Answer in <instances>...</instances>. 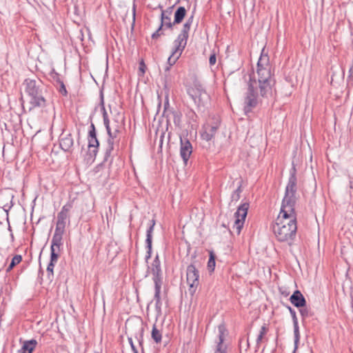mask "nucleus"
<instances>
[{"label":"nucleus","instance_id":"4","mask_svg":"<svg viewBox=\"0 0 353 353\" xmlns=\"http://www.w3.org/2000/svg\"><path fill=\"white\" fill-rule=\"evenodd\" d=\"M297 191L296 170L294 165L290 171V176L288 184L285 187V195L282 201L281 208L290 210V212L295 210L294 206L296 202V192Z\"/></svg>","mask_w":353,"mask_h":353},{"label":"nucleus","instance_id":"38","mask_svg":"<svg viewBox=\"0 0 353 353\" xmlns=\"http://www.w3.org/2000/svg\"><path fill=\"white\" fill-rule=\"evenodd\" d=\"M285 307L288 308V310H289L290 312V314H291L292 316V321L293 322H295V321H298V319H297V317H296V312L294 309L292 308L291 306L290 305H286Z\"/></svg>","mask_w":353,"mask_h":353},{"label":"nucleus","instance_id":"3","mask_svg":"<svg viewBox=\"0 0 353 353\" xmlns=\"http://www.w3.org/2000/svg\"><path fill=\"white\" fill-rule=\"evenodd\" d=\"M290 210L281 208L278 217L272 225V229L278 241L292 245L296 235L297 225L295 210Z\"/></svg>","mask_w":353,"mask_h":353},{"label":"nucleus","instance_id":"30","mask_svg":"<svg viewBox=\"0 0 353 353\" xmlns=\"http://www.w3.org/2000/svg\"><path fill=\"white\" fill-rule=\"evenodd\" d=\"M152 339L157 343H159L161 341L162 334L160 330H159L155 325H153L152 330Z\"/></svg>","mask_w":353,"mask_h":353},{"label":"nucleus","instance_id":"28","mask_svg":"<svg viewBox=\"0 0 353 353\" xmlns=\"http://www.w3.org/2000/svg\"><path fill=\"white\" fill-rule=\"evenodd\" d=\"M215 259H216L215 254L214 253L213 251H210L209 260H208L207 266H208V270L210 273L213 272L214 270L215 265H216Z\"/></svg>","mask_w":353,"mask_h":353},{"label":"nucleus","instance_id":"59","mask_svg":"<svg viewBox=\"0 0 353 353\" xmlns=\"http://www.w3.org/2000/svg\"><path fill=\"white\" fill-rule=\"evenodd\" d=\"M181 0H177L176 3H179Z\"/></svg>","mask_w":353,"mask_h":353},{"label":"nucleus","instance_id":"10","mask_svg":"<svg viewBox=\"0 0 353 353\" xmlns=\"http://www.w3.org/2000/svg\"><path fill=\"white\" fill-rule=\"evenodd\" d=\"M187 92L195 104L204 105L205 101L208 96L201 85L195 84L193 87L188 88Z\"/></svg>","mask_w":353,"mask_h":353},{"label":"nucleus","instance_id":"43","mask_svg":"<svg viewBox=\"0 0 353 353\" xmlns=\"http://www.w3.org/2000/svg\"><path fill=\"white\" fill-rule=\"evenodd\" d=\"M145 69H146V65H145L143 60L142 59L139 62V70L141 72V75H143L145 73Z\"/></svg>","mask_w":353,"mask_h":353},{"label":"nucleus","instance_id":"34","mask_svg":"<svg viewBox=\"0 0 353 353\" xmlns=\"http://www.w3.org/2000/svg\"><path fill=\"white\" fill-rule=\"evenodd\" d=\"M241 192H242L241 183H240V184L239 185L237 188L232 194V196H231L232 201H239L241 197L240 194H241Z\"/></svg>","mask_w":353,"mask_h":353},{"label":"nucleus","instance_id":"15","mask_svg":"<svg viewBox=\"0 0 353 353\" xmlns=\"http://www.w3.org/2000/svg\"><path fill=\"white\" fill-rule=\"evenodd\" d=\"M59 145L63 151L71 152L74 145V140L72 134L70 133L62 132L59 139Z\"/></svg>","mask_w":353,"mask_h":353},{"label":"nucleus","instance_id":"2","mask_svg":"<svg viewBox=\"0 0 353 353\" xmlns=\"http://www.w3.org/2000/svg\"><path fill=\"white\" fill-rule=\"evenodd\" d=\"M23 85L27 100L26 103L23 97L21 99L23 112H30L34 110H40L43 112L49 105L46 98V85L38 78L26 79Z\"/></svg>","mask_w":353,"mask_h":353},{"label":"nucleus","instance_id":"5","mask_svg":"<svg viewBox=\"0 0 353 353\" xmlns=\"http://www.w3.org/2000/svg\"><path fill=\"white\" fill-rule=\"evenodd\" d=\"M125 328L130 334V336H128V341L130 344L133 353H139V352L133 343L132 337H134L137 340L140 347H141L142 353H143V343L144 327L142 321L140 320H137L136 322L128 321L125 323Z\"/></svg>","mask_w":353,"mask_h":353},{"label":"nucleus","instance_id":"58","mask_svg":"<svg viewBox=\"0 0 353 353\" xmlns=\"http://www.w3.org/2000/svg\"><path fill=\"white\" fill-rule=\"evenodd\" d=\"M158 8H159V9H161V11H162V10H163V6H161V4H159V5L158 6Z\"/></svg>","mask_w":353,"mask_h":353},{"label":"nucleus","instance_id":"17","mask_svg":"<svg viewBox=\"0 0 353 353\" xmlns=\"http://www.w3.org/2000/svg\"><path fill=\"white\" fill-rule=\"evenodd\" d=\"M188 37V34H184L183 32H181L178 35L177 38L174 41V49L175 50V52H180V54H182L183 51L184 50L187 45Z\"/></svg>","mask_w":353,"mask_h":353},{"label":"nucleus","instance_id":"37","mask_svg":"<svg viewBox=\"0 0 353 353\" xmlns=\"http://www.w3.org/2000/svg\"><path fill=\"white\" fill-rule=\"evenodd\" d=\"M294 325V333L295 338V343H296L299 341V325L298 321L293 322Z\"/></svg>","mask_w":353,"mask_h":353},{"label":"nucleus","instance_id":"54","mask_svg":"<svg viewBox=\"0 0 353 353\" xmlns=\"http://www.w3.org/2000/svg\"><path fill=\"white\" fill-rule=\"evenodd\" d=\"M250 347V343H249V339L248 338L246 339V348L245 349V351L247 352L248 349Z\"/></svg>","mask_w":353,"mask_h":353},{"label":"nucleus","instance_id":"46","mask_svg":"<svg viewBox=\"0 0 353 353\" xmlns=\"http://www.w3.org/2000/svg\"><path fill=\"white\" fill-rule=\"evenodd\" d=\"M103 123L106 128L107 132H111V127L110 125V120L109 118L103 119Z\"/></svg>","mask_w":353,"mask_h":353},{"label":"nucleus","instance_id":"14","mask_svg":"<svg viewBox=\"0 0 353 353\" xmlns=\"http://www.w3.org/2000/svg\"><path fill=\"white\" fill-rule=\"evenodd\" d=\"M181 148L180 155L184 163L186 165L191 154L192 153V146L190 141L186 138H180Z\"/></svg>","mask_w":353,"mask_h":353},{"label":"nucleus","instance_id":"19","mask_svg":"<svg viewBox=\"0 0 353 353\" xmlns=\"http://www.w3.org/2000/svg\"><path fill=\"white\" fill-rule=\"evenodd\" d=\"M174 6L168 8L166 10H162L161 14V26H165L168 28H171L174 25L173 23L171 22L170 15L172 14V8Z\"/></svg>","mask_w":353,"mask_h":353},{"label":"nucleus","instance_id":"12","mask_svg":"<svg viewBox=\"0 0 353 353\" xmlns=\"http://www.w3.org/2000/svg\"><path fill=\"white\" fill-rule=\"evenodd\" d=\"M62 238L52 236L50 246V262L57 263L59 257L60 247L62 245Z\"/></svg>","mask_w":353,"mask_h":353},{"label":"nucleus","instance_id":"24","mask_svg":"<svg viewBox=\"0 0 353 353\" xmlns=\"http://www.w3.org/2000/svg\"><path fill=\"white\" fill-rule=\"evenodd\" d=\"M155 220L152 219L150 221L149 228L146 231V239L145 244L152 243V233L154 231V227L155 225Z\"/></svg>","mask_w":353,"mask_h":353},{"label":"nucleus","instance_id":"57","mask_svg":"<svg viewBox=\"0 0 353 353\" xmlns=\"http://www.w3.org/2000/svg\"><path fill=\"white\" fill-rule=\"evenodd\" d=\"M163 137H164V133H163V134H161V140H160V141H161V144H162V143H163Z\"/></svg>","mask_w":353,"mask_h":353},{"label":"nucleus","instance_id":"22","mask_svg":"<svg viewBox=\"0 0 353 353\" xmlns=\"http://www.w3.org/2000/svg\"><path fill=\"white\" fill-rule=\"evenodd\" d=\"M185 14V8L183 6L179 7L174 12V19L173 21V24L174 25L180 23L184 19Z\"/></svg>","mask_w":353,"mask_h":353},{"label":"nucleus","instance_id":"45","mask_svg":"<svg viewBox=\"0 0 353 353\" xmlns=\"http://www.w3.org/2000/svg\"><path fill=\"white\" fill-rule=\"evenodd\" d=\"M216 57L215 53L212 54L209 58V63L210 65H213L216 63Z\"/></svg>","mask_w":353,"mask_h":353},{"label":"nucleus","instance_id":"44","mask_svg":"<svg viewBox=\"0 0 353 353\" xmlns=\"http://www.w3.org/2000/svg\"><path fill=\"white\" fill-rule=\"evenodd\" d=\"M214 353H225V349L223 348V343H217L216 349Z\"/></svg>","mask_w":353,"mask_h":353},{"label":"nucleus","instance_id":"48","mask_svg":"<svg viewBox=\"0 0 353 353\" xmlns=\"http://www.w3.org/2000/svg\"><path fill=\"white\" fill-rule=\"evenodd\" d=\"M155 308H156V310L158 312H160L161 310V305H162V303L161 301H155Z\"/></svg>","mask_w":353,"mask_h":353},{"label":"nucleus","instance_id":"6","mask_svg":"<svg viewBox=\"0 0 353 353\" xmlns=\"http://www.w3.org/2000/svg\"><path fill=\"white\" fill-rule=\"evenodd\" d=\"M73 208V201H68L62 208L57 214V220L54 236L63 239V235L65 231L66 222H70V212Z\"/></svg>","mask_w":353,"mask_h":353},{"label":"nucleus","instance_id":"36","mask_svg":"<svg viewBox=\"0 0 353 353\" xmlns=\"http://www.w3.org/2000/svg\"><path fill=\"white\" fill-rule=\"evenodd\" d=\"M173 116L174 123L176 125H179L181 123V114L179 112L170 111Z\"/></svg>","mask_w":353,"mask_h":353},{"label":"nucleus","instance_id":"23","mask_svg":"<svg viewBox=\"0 0 353 353\" xmlns=\"http://www.w3.org/2000/svg\"><path fill=\"white\" fill-rule=\"evenodd\" d=\"M271 67L269 63V57L267 54H264V49L262 50L261 56L257 63V68H263Z\"/></svg>","mask_w":353,"mask_h":353},{"label":"nucleus","instance_id":"8","mask_svg":"<svg viewBox=\"0 0 353 353\" xmlns=\"http://www.w3.org/2000/svg\"><path fill=\"white\" fill-rule=\"evenodd\" d=\"M88 151L85 159L88 162H93L99 152V141L97 137V131L93 123H91L88 135Z\"/></svg>","mask_w":353,"mask_h":353},{"label":"nucleus","instance_id":"20","mask_svg":"<svg viewBox=\"0 0 353 353\" xmlns=\"http://www.w3.org/2000/svg\"><path fill=\"white\" fill-rule=\"evenodd\" d=\"M107 133L108 135V138L107 140L108 146L105 149L103 163L108 161L109 158L111 157L112 152L114 150V145L115 139H117L116 137H113L112 134H111V132H109Z\"/></svg>","mask_w":353,"mask_h":353},{"label":"nucleus","instance_id":"49","mask_svg":"<svg viewBox=\"0 0 353 353\" xmlns=\"http://www.w3.org/2000/svg\"><path fill=\"white\" fill-rule=\"evenodd\" d=\"M347 81H353V65H352L349 70V76L347 77Z\"/></svg>","mask_w":353,"mask_h":353},{"label":"nucleus","instance_id":"33","mask_svg":"<svg viewBox=\"0 0 353 353\" xmlns=\"http://www.w3.org/2000/svg\"><path fill=\"white\" fill-rule=\"evenodd\" d=\"M219 343H223L225 336L227 334V330L224 325L221 324L219 325Z\"/></svg>","mask_w":353,"mask_h":353},{"label":"nucleus","instance_id":"39","mask_svg":"<svg viewBox=\"0 0 353 353\" xmlns=\"http://www.w3.org/2000/svg\"><path fill=\"white\" fill-rule=\"evenodd\" d=\"M152 245V243H150V245H149V244H146L147 252H146V255L145 257V260L146 263H148V259H150V257H151Z\"/></svg>","mask_w":353,"mask_h":353},{"label":"nucleus","instance_id":"51","mask_svg":"<svg viewBox=\"0 0 353 353\" xmlns=\"http://www.w3.org/2000/svg\"><path fill=\"white\" fill-rule=\"evenodd\" d=\"M171 67L172 66H170V65H168V64H166V66L165 67V70H165V79H168V76L167 74V72H168L170 71Z\"/></svg>","mask_w":353,"mask_h":353},{"label":"nucleus","instance_id":"26","mask_svg":"<svg viewBox=\"0 0 353 353\" xmlns=\"http://www.w3.org/2000/svg\"><path fill=\"white\" fill-rule=\"evenodd\" d=\"M56 76L57 77L56 86L59 92L63 96H67L68 91L66 90L63 81L60 79L59 74H56Z\"/></svg>","mask_w":353,"mask_h":353},{"label":"nucleus","instance_id":"35","mask_svg":"<svg viewBox=\"0 0 353 353\" xmlns=\"http://www.w3.org/2000/svg\"><path fill=\"white\" fill-rule=\"evenodd\" d=\"M161 285H162V283H154L155 292H154V299L155 301H161L160 294H161Z\"/></svg>","mask_w":353,"mask_h":353},{"label":"nucleus","instance_id":"41","mask_svg":"<svg viewBox=\"0 0 353 353\" xmlns=\"http://www.w3.org/2000/svg\"><path fill=\"white\" fill-rule=\"evenodd\" d=\"M190 27H191V26L189 25V23H185L183 24V28H182V30H181V32H183L184 34H186L189 35V32H190Z\"/></svg>","mask_w":353,"mask_h":353},{"label":"nucleus","instance_id":"47","mask_svg":"<svg viewBox=\"0 0 353 353\" xmlns=\"http://www.w3.org/2000/svg\"><path fill=\"white\" fill-rule=\"evenodd\" d=\"M168 106H169V102H168V100H167L164 103V111L163 113V116H165L166 117H168V114L165 115V114H168Z\"/></svg>","mask_w":353,"mask_h":353},{"label":"nucleus","instance_id":"18","mask_svg":"<svg viewBox=\"0 0 353 353\" xmlns=\"http://www.w3.org/2000/svg\"><path fill=\"white\" fill-rule=\"evenodd\" d=\"M203 128L204 130L201 134V138L203 140L208 141H210L214 137L218 129V125H212L207 124L204 125Z\"/></svg>","mask_w":353,"mask_h":353},{"label":"nucleus","instance_id":"53","mask_svg":"<svg viewBox=\"0 0 353 353\" xmlns=\"http://www.w3.org/2000/svg\"><path fill=\"white\" fill-rule=\"evenodd\" d=\"M102 110H103V119H108V113H107L105 108L103 107Z\"/></svg>","mask_w":353,"mask_h":353},{"label":"nucleus","instance_id":"25","mask_svg":"<svg viewBox=\"0 0 353 353\" xmlns=\"http://www.w3.org/2000/svg\"><path fill=\"white\" fill-rule=\"evenodd\" d=\"M123 125V119H122L121 122H118L117 121H114V123H112L111 127V134H112L113 137H118V134L120 133L121 129L122 126Z\"/></svg>","mask_w":353,"mask_h":353},{"label":"nucleus","instance_id":"21","mask_svg":"<svg viewBox=\"0 0 353 353\" xmlns=\"http://www.w3.org/2000/svg\"><path fill=\"white\" fill-rule=\"evenodd\" d=\"M37 344V341L35 339L26 341L21 350H19V353H32L36 347Z\"/></svg>","mask_w":353,"mask_h":353},{"label":"nucleus","instance_id":"7","mask_svg":"<svg viewBox=\"0 0 353 353\" xmlns=\"http://www.w3.org/2000/svg\"><path fill=\"white\" fill-rule=\"evenodd\" d=\"M196 254L192 256V259H195ZM196 261L192 260L187 267L186 281L189 285L188 292L193 296L199 285V272L196 267Z\"/></svg>","mask_w":353,"mask_h":353},{"label":"nucleus","instance_id":"27","mask_svg":"<svg viewBox=\"0 0 353 353\" xmlns=\"http://www.w3.org/2000/svg\"><path fill=\"white\" fill-rule=\"evenodd\" d=\"M268 332V326L265 324H264L261 327L259 334V335H258V336L256 338V345L257 347H259L260 344L263 341V340L264 339V336L266 335Z\"/></svg>","mask_w":353,"mask_h":353},{"label":"nucleus","instance_id":"55","mask_svg":"<svg viewBox=\"0 0 353 353\" xmlns=\"http://www.w3.org/2000/svg\"><path fill=\"white\" fill-rule=\"evenodd\" d=\"M242 341H243V339H241L239 340V350H240V353H242V346H241Z\"/></svg>","mask_w":353,"mask_h":353},{"label":"nucleus","instance_id":"52","mask_svg":"<svg viewBox=\"0 0 353 353\" xmlns=\"http://www.w3.org/2000/svg\"><path fill=\"white\" fill-rule=\"evenodd\" d=\"M194 15L192 14L185 21L186 23H189V25L192 26L193 22Z\"/></svg>","mask_w":353,"mask_h":353},{"label":"nucleus","instance_id":"42","mask_svg":"<svg viewBox=\"0 0 353 353\" xmlns=\"http://www.w3.org/2000/svg\"><path fill=\"white\" fill-rule=\"evenodd\" d=\"M162 27L163 26H161V25H160L159 28L152 34V38L153 39H158L161 36V34L162 33H161L160 31L161 30Z\"/></svg>","mask_w":353,"mask_h":353},{"label":"nucleus","instance_id":"16","mask_svg":"<svg viewBox=\"0 0 353 353\" xmlns=\"http://www.w3.org/2000/svg\"><path fill=\"white\" fill-rule=\"evenodd\" d=\"M290 301L296 307H303L306 305V300L299 290H295L290 297Z\"/></svg>","mask_w":353,"mask_h":353},{"label":"nucleus","instance_id":"11","mask_svg":"<svg viewBox=\"0 0 353 353\" xmlns=\"http://www.w3.org/2000/svg\"><path fill=\"white\" fill-rule=\"evenodd\" d=\"M14 197L13 192L10 189H4L0 191V208H2L7 214L13 206L12 200Z\"/></svg>","mask_w":353,"mask_h":353},{"label":"nucleus","instance_id":"29","mask_svg":"<svg viewBox=\"0 0 353 353\" xmlns=\"http://www.w3.org/2000/svg\"><path fill=\"white\" fill-rule=\"evenodd\" d=\"M299 309L303 320L314 315V312L312 311L311 308L307 307L306 305L303 307H299Z\"/></svg>","mask_w":353,"mask_h":353},{"label":"nucleus","instance_id":"9","mask_svg":"<svg viewBox=\"0 0 353 353\" xmlns=\"http://www.w3.org/2000/svg\"><path fill=\"white\" fill-rule=\"evenodd\" d=\"M248 208L249 203H244L239 206L236 212L234 213L235 221L232 228L238 235L241 233V229L243 227Z\"/></svg>","mask_w":353,"mask_h":353},{"label":"nucleus","instance_id":"32","mask_svg":"<svg viewBox=\"0 0 353 353\" xmlns=\"http://www.w3.org/2000/svg\"><path fill=\"white\" fill-rule=\"evenodd\" d=\"M22 261V256L21 255H15L12 259V261L6 269V272H10L14 267H15L17 264H19Z\"/></svg>","mask_w":353,"mask_h":353},{"label":"nucleus","instance_id":"1","mask_svg":"<svg viewBox=\"0 0 353 353\" xmlns=\"http://www.w3.org/2000/svg\"><path fill=\"white\" fill-rule=\"evenodd\" d=\"M258 81L250 77L248 83V90L245 92L244 99V112L248 114L252 112V109L256 108L259 103V94L261 97H267L271 92L272 83L274 81L272 78L271 67L257 68Z\"/></svg>","mask_w":353,"mask_h":353},{"label":"nucleus","instance_id":"40","mask_svg":"<svg viewBox=\"0 0 353 353\" xmlns=\"http://www.w3.org/2000/svg\"><path fill=\"white\" fill-rule=\"evenodd\" d=\"M54 265H55V263H52V262H49V263L48 265L47 272H48V276L49 278H50V275L52 276H53V270H54Z\"/></svg>","mask_w":353,"mask_h":353},{"label":"nucleus","instance_id":"13","mask_svg":"<svg viewBox=\"0 0 353 353\" xmlns=\"http://www.w3.org/2000/svg\"><path fill=\"white\" fill-rule=\"evenodd\" d=\"M153 275V281L154 283H162V271L161 268V261L158 254L154 257L151 266L148 267Z\"/></svg>","mask_w":353,"mask_h":353},{"label":"nucleus","instance_id":"50","mask_svg":"<svg viewBox=\"0 0 353 353\" xmlns=\"http://www.w3.org/2000/svg\"><path fill=\"white\" fill-rule=\"evenodd\" d=\"M135 17H136V5L134 2L133 7H132V19H133V23L135 21Z\"/></svg>","mask_w":353,"mask_h":353},{"label":"nucleus","instance_id":"56","mask_svg":"<svg viewBox=\"0 0 353 353\" xmlns=\"http://www.w3.org/2000/svg\"><path fill=\"white\" fill-rule=\"evenodd\" d=\"M56 74H57V73H55V74L53 75L52 78H53V79H54V81L57 83V76H56Z\"/></svg>","mask_w":353,"mask_h":353},{"label":"nucleus","instance_id":"31","mask_svg":"<svg viewBox=\"0 0 353 353\" xmlns=\"http://www.w3.org/2000/svg\"><path fill=\"white\" fill-rule=\"evenodd\" d=\"M181 55V54H180V52H175V50L173 49L171 55L168 59L167 64L170 65V66H172L175 64V63L179 59Z\"/></svg>","mask_w":353,"mask_h":353}]
</instances>
